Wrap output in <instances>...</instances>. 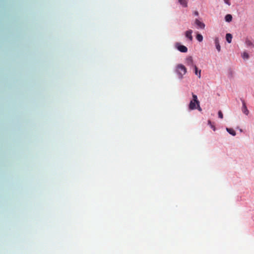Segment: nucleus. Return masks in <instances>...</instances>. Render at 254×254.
Listing matches in <instances>:
<instances>
[{
	"instance_id": "12",
	"label": "nucleus",
	"mask_w": 254,
	"mask_h": 254,
	"mask_svg": "<svg viewBox=\"0 0 254 254\" xmlns=\"http://www.w3.org/2000/svg\"><path fill=\"white\" fill-rule=\"evenodd\" d=\"M225 20L226 22H231L232 20V16L230 14H227L225 17Z\"/></svg>"
},
{
	"instance_id": "8",
	"label": "nucleus",
	"mask_w": 254,
	"mask_h": 254,
	"mask_svg": "<svg viewBox=\"0 0 254 254\" xmlns=\"http://www.w3.org/2000/svg\"><path fill=\"white\" fill-rule=\"evenodd\" d=\"M214 42L216 49L218 52H220L221 51V46L219 44L218 38H215Z\"/></svg>"
},
{
	"instance_id": "11",
	"label": "nucleus",
	"mask_w": 254,
	"mask_h": 254,
	"mask_svg": "<svg viewBox=\"0 0 254 254\" xmlns=\"http://www.w3.org/2000/svg\"><path fill=\"white\" fill-rule=\"evenodd\" d=\"M226 40L229 43H231L232 42V36L231 34L230 33H227L226 35Z\"/></svg>"
},
{
	"instance_id": "14",
	"label": "nucleus",
	"mask_w": 254,
	"mask_h": 254,
	"mask_svg": "<svg viewBox=\"0 0 254 254\" xmlns=\"http://www.w3.org/2000/svg\"><path fill=\"white\" fill-rule=\"evenodd\" d=\"M226 130L230 134L233 136L236 135V132L233 128H226Z\"/></svg>"
},
{
	"instance_id": "10",
	"label": "nucleus",
	"mask_w": 254,
	"mask_h": 254,
	"mask_svg": "<svg viewBox=\"0 0 254 254\" xmlns=\"http://www.w3.org/2000/svg\"><path fill=\"white\" fill-rule=\"evenodd\" d=\"M193 66H194V68L195 74L196 75H198V77L199 78H200V77H201V70H198V68L197 67V66L195 65H194Z\"/></svg>"
},
{
	"instance_id": "1",
	"label": "nucleus",
	"mask_w": 254,
	"mask_h": 254,
	"mask_svg": "<svg viewBox=\"0 0 254 254\" xmlns=\"http://www.w3.org/2000/svg\"><path fill=\"white\" fill-rule=\"evenodd\" d=\"M192 99L190 101L189 105V108L190 110H193L196 109V106L199 104V101L195 94L192 93Z\"/></svg>"
},
{
	"instance_id": "19",
	"label": "nucleus",
	"mask_w": 254,
	"mask_h": 254,
	"mask_svg": "<svg viewBox=\"0 0 254 254\" xmlns=\"http://www.w3.org/2000/svg\"><path fill=\"white\" fill-rule=\"evenodd\" d=\"M225 3L228 4V5H230L231 2L229 0H224Z\"/></svg>"
},
{
	"instance_id": "5",
	"label": "nucleus",
	"mask_w": 254,
	"mask_h": 254,
	"mask_svg": "<svg viewBox=\"0 0 254 254\" xmlns=\"http://www.w3.org/2000/svg\"><path fill=\"white\" fill-rule=\"evenodd\" d=\"M195 23L196 25H197V26H198V28H200V29H204L205 28V24L200 21L198 19H196L195 20Z\"/></svg>"
},
{
	"instance_id": "13",
	"label": "nucleus",
	"mask_w": 254,
	"mask_h": 254,
	"mask_svg": "<svg viewBox=\"0 0 254 254\" xmlns=\"http://www.w3.org/2000/svg\"><path fill=\"white\" fill-rule=\"evenodd\" d=\"M179 3L184 7L188 6L187 1L186 0H178Z\"/></svg>"
},
{
	"instance_id": "22",
	"label": "nucleus",
	"mask_w": 254,
	"mask_h": 254,
	"mask_svg": "<svg viewBox=\"0 0 254 254\" xmlns=\"http://www.w3.org/2000/svg\"><path fill=\"white\" fill-rule=\"evenodd\" d=\"M208 125H209L210 126V125H211V121H208Z\"/></svg>"
},
{
	"instance_id": "17",
	"label": "nucleus",
	"mask_w": 254,
	"mask_h": 254,
	"mask_svg": "<svg viewBox=\"0 0 254 254\" xmlns=\"http://www.w3.org/2000/svg\"><path fill=\"white\" fill-rule=\"evenodd\" d=\"M218 117L219 118H220V119H223V114H222V112L221 111H219L218 112Z\"/></svg>"
},
{
	"instance_id": "6",
	"label": "nucleus",
	"mask_w": 254,
	"mask_h": 254,
	"mask_svg": "<svg viewBox=\"0 0 254 254\" xmlns=\"http://www.w3.org/2000/svg\"><path fill=\"white\" fill-rule=\"evenodd\" d=\"M186 64L188 65L194 66L192 57L189 56L186 58Z\"/></svg>"
},
{
	"instance_id": "9",
	"label": "nucleus",
	"mask_w": 254,
	"mask_h": 254,
	"mask_svg": "<svg viewBox=\"0 0 254 254\" xmlns=\"http://www.w3.org/2000/svg\"><path fill=\"white\" fill-rule=\"evenodd\" d=\"M242 111L245 114H246V115H248L249 111L247 109L246 104L244 102H243V103Z\"/></svg>"
},
{
	"instance_id": "2",
	"label": "nucleus",
	"mask_w": 254,
	"mask_h": 254,
	"mask_svg": "<svg viewBox=\"0 0 254 254\" xmlns=\"http://www.w3.org/2000/svg\"><path fill=\"white\" fill-rule=\"evenodd\" d=\"M176 72L178 74L179 77L182 78L183 75L187 72V68L184 65L179 64L177 66Z\"/></svg>"
},
{
	"instance_id": "15",
	"label": "nucleus",
	"mask_w": 254,
	"mask_h": 254,
	"mask_svg": "<svg viewBox=\"0 0 254 254\" xmlns=\"http://www.w3.org/2000/svg\"><path fill=\"white\" fill-rule=\"evenodd\" d=\"M196 38L199 42H201L203 40V36L200 34L196 35Z\"/></svg>"
},
{
	"instance_id": "16",
	"label": "nucleus",
	"mask_w": 254,
	"mask_h": 254,
	"mask_svg": "<svg viewBox=\"0 0 254 254\" xmlns=\"http://www.w3.org/2000/svg\"><path fill=\"white\" fill-rule=\"evenodd\" d=\"M242 57L244 59H248L249 58V56L247 53L244 52L242 54Z\"/></svg>"
},
{
	"instance_id": "7",
	"label": "nucleus",
	"mask_w": 254,
	"mask_h": 254,
	"mask_svg": "<svg viewBox=\"0 0 254 254\" xmlns=\"http://www.w3.org/2000/svg\"><path fill=\"white\" fill-rule=\"evenodd\" d=\"M192 33V31L191 30H188L185 33L186 37H187L190 41L192 40V36L191 35Z\"/></svg>"
},
{
	"instance_id": "18",
	"label": "nucleus",
	"mask_w": 254,
	"mask_h": 254,
	"mask_svg": "<svg viewBox=\"0 0 254 254\" xmlns=\"http://www.w3.org/2000/svg\"><path fill=\"white\" fill-rule=\"evenodd\" d=\"M196 109L199 111H201L202 110L200 106V102L199 103V104H198L196 106Z\"/></svg>"
},
{
	"instance_id": "3",
	"label": "nucleus",
	"mask_w": 254,
	"mask_h": 254,
	"mask_svg": "<svg viewBox=\"0 0 254 254\" xmlns=\"http://www.w3.org/2000/svg\"><path fill=\"white\" fill-rule=\"evenodd\" d=\"M245 43L248 47H254V40L249 38L246 39Z\"/></svg>"
},
{
	"instance_id": "21",
	"label": "nucleus",
	"mask_w": 254,
	"mask_h": 254,
	"mask_svg": "<svg viewBox=\"0 0 254 254\" xmlns=\"http://www.w3.org/2000/svg\"><path fill=\"white\" fill-rule=\"evenodd\" d=\"M194 14H195V15H198V12H197V11H195V12H194Z\"/></svg>"
},
{
	"instance_id": "20",
	"label": "nucleus",
	"mask_w": 254,
	"mask_h": 254,
	"mask_svg": "<svg viewBox=\"0 0 254 254\" xmlns=\"http://www.w3.org/2000/svg\"><path fill=\"white\" fill-rule=\"evenodd\" d=\"M210 126H211V128H212L214 130H215V127L214 126H213L212 125H211Z\"/></svg>"
},
{
	"instance_id": "4",
	"label": "nucleus",
	"mask_w": 254,
	"mask_h": 254,
	"mask_svg": "<svg viewBox=\"0 0 254 254\" xmlns=\"http://www.w3.org/2000/svg\"><path fill=\"white\" fill-rule=\"evenodd\" d=\"M177 49L181 52L186 53L188 51V48L184 45H180L177 44Z\"/></svg>"
}]
</instances>
